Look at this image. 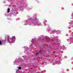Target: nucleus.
<instances>
[{"mask_svg": "<svg viewBox=\"0 0 73 73\" xmlns=\"http://www.w3.org/2000/svg\"><path fill=\"white\" fill-rule=\"evenodd\" d=\"M15 40H16V38H15V36H13L12 38V43H14L15 41Z\"/></svg>", "mask_w": 73, "mask_h": 73, "instance_id": "nucleus-1", "label": "nucleus"}, {"mask_svg": "<svg viewBox=\"0 0 73 73\" xmlns=\"http://www.w3.org/2000/svg\"><path fill=\"white\" fill-rule=\"evenodd\" d=\"M7 37L8 38H7V40L8 41H9V36H7Z\"/></svg>", "mask_w": 73, "mask_h": 73, "instance_id": "nucleus-2", "label": "nucleus"}, {"mask_svg": "<svg viewBox=\"0 0 73 73\" xmlns=\"http://www.w3.org/2000/svg\"><path fill=\"white\" fill-rule=\"evenodd\" d=\"M35 54L36 56H38L39 55V53L36 52Z\"/></svg>", "mask_w": 73, "mask_h": 73, "instance_id": "nucleus-3", "label": "nucleus"}, {"mask_svg": "<svg viewBox=\"0 0 73 73\" xmlns=\"http://www.w3.org/2000/svg\"><path fill=\"white\" fill-rule=\"evenodd\" d=\"M10 12V9L8 8L7 10V13H9Z\"/></svg>", "mask_w": 73, "mask_h": 73, "instance_id": "nucleus-4", "label": "nucleus"}, {"mask_svg": "<svg viewBox=\"0 0 73 73\" xmlns=\"http://www.w3.org/2000/svg\"><path fill=\"white\" fill-rule=\"evenodd\" d=\"M18 69L19 70L21 69V67H19L18 68Z\"/></svg>", "mask_w": 73, "mask_h": 73, "instance_id": "nucleus-5", "label": "nucleus"}, {"mask_svg": "<svg viewBox=\"0 0 73 73\" xmlns=\"http://www.w3.org/2000/svg\"><path fill=\"white\" fill-rule=\"evenodd\" d=\"M1 44V40H0V45Z\"/></svg>", "mask_w": 73, "mask_h": 73, "instance_id": "nucleus-6", "label": "nucleus"}, {"mask_svg": "<svg viewBox=\"0 0 73 73\" xmlns=\"http://www.w3.org/2000/svg\"><path fill=\"white\" fill-rule=\"evenodd\" d=\"M5 39H6V38H5Z\"/></svg>", "mask_w": 73, "mask_h": 73, "instance_id": "nucleus-7", "label": "nucleus"}, {"mask_svg": "<svg viewBox=\"0 0 73 73\" xmlns=\"http://www.w3.org/2000/svg\"><path fill=\"white\" fill-rule=\"evenodd\" d=\"M43 40H44V38H43Z\"/></svg>", "mask_w": 73, "mask_h": 73, "instance_id": "nucleus-8", "label": "nucleus"}]
</instances>
